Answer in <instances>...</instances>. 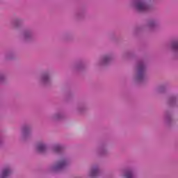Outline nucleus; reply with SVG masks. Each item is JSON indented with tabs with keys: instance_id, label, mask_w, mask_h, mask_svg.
I'll list each match as a JSON object with an SVG mask.
<instances>
[{
	"instance_id": "obj_8",
	"label": "nucleus",
	"mask_w": 178,
	"mask_h": 178,
	"mask_svg": "<svg viewBox=\"0 0 178 178\" xmlns=\"http://www.w3.org/2000/svg\"><path fill=\"white\" fill-rule=\"evenodd\" d=\"M172 49H178V42H174L172 44Z\"/></svg>"
},
{
	"instance_id": "obj_11",
	"label": "nucleus",
	"mask_w": 178,
	"mask_h": 178,
	"mask_svg": "<svg viewBox=\"0 0 178 178\" xmlns=\"http://www.w3.org/2000/svg\"><path fill=\"white\" fill-rule=\"evenodd\" d=\"M108 59H109L108 57H104V62H108Z\"/></svg>"
},
{
	"instance_id": "obj_9",
	"label": "nucleus",
	"mask_w": 178,
	"mask_h": 178,
	"mask_svg": "<svg viewBox=\"0 0 178 178\" xmlns=\"http://www.w3.org/2000/svg\"><path fill=\"white\" fill-rule=\"evenodd\" d=\"M42 80H43V81H44V83H47V81H48V80H49V76H48V75L45 74L43 76Z\"/></svg>"
},
{
	"instance_id": "obj_3",
	"label": "nucleus",
	"mask_w": 178,
	"mask_h": 178,
	"mask_svg": "<svg viewBox=\"0 0 178 178\" xmlns=\"http://www.w3.org/2000/svg\"><path fill=\"white\" fill-rule=\"evenodd\" d=\"M10 173H11L10 169L6 168V169L3 170L1 178L8 177V176H9V175H10Z\"/></svg>"
},
{
	"instance_id": "obj_4",
	"label": "nucleus",
	"mask_w": 178,
	"mask_h": 178,
	"mask_svg": "<svg viewBox=\"0 0 178 178\" xmlns=\"http://www.w3.org/2000/svg\"><path fill=\"white\" fill-rule=\"evenodd\" d=\"M45 148H46L45 146L42 143H39L37 145V149L38 152H44V151H45Z\"/></svg>"
},
{
	"instance_id": "obj_7",
	"label": "nucleus",
	"mask_w": 178,
	"mask_h": 178,
	"mask_svg": "<svg viewBox=\"0 0 178 178\" xmlns=\"http://www.w3.org/2000/svg\"><path fill=\"white\" fill-rule=\"evenodd\" d=\"M124 178H133V174L131 173V172H127L126 175H124Z\"/></svg>"
},
{
	"instance_id": "obj_5",
	"label": "nucleus",
	"mask_w": 178,
	"mask_h": 178,
	"mask_svg": "<svg viewBox=\"0 0 178 178\" xmlns=\"http://www.w3.org/2000/svg\"><path fill=\"white\" fill-rule=\"evenodd\" d=\"M97 175H98V168H92L91 172H90L91 177H95V176H97Z\"/></svg>"
},
{
	"instance_id": "obj_13",
	"label": "nucleus",
	"mask_w": 178,
	"mask_h": 178,
	"mask_svg": "<svg viewBox=\"0 0 178 178\" xmlns=\"http://www.w3.org/2000/svg\"><path fill=\"white\" fill-rule=\"evenodd\" d=\"M150 26H152V24H150Z\"/></svg>"
},
{
	"instance_id": "obj_10",
	"label": "nucleus",
	"mask_w": 178,
	"mask_h": 178,
	"mask_svg": "<svg viewBox=\"0 0 178 178\" xmlns=\"http://www.w3.org/2000/svg\"><path fill=\"white\" fill-rule=\"evenodd\" d=\"M144 71V67L141 66L139 67V74H141Z\"/></svg>"
},
{
	"instance_id": "obj_1",
	"label": "nucleus",
	"mask_w": 178,
	"mask_h": 178,
	"mask_svg": "<svg viewBox=\"0 0 178 178\" xmlns=\"http://www.w3.org/2000/svg\"><path fill=\"white\" fill-rule=\"evenodd\" d=\"M136 6V9L139 10V12H145L149 9V6L143 1H138Z\"/></svg>"
},
{
	"instance_id": "obj_6",
	"label": "nucleus",
	"mask_w": 178,
	"mask_h": 178,
	"mask_svg": "<svg viewBox=\"0 0 178 178\" xmlns=\"http://www.w3.org/2000/svg\"><path fill=\"white\" fill-rule=\"evenodd\" d=\"M61 149H62V147H60V145H56L54 147V152H59V151H60Z\"/></svg>"
},
{
	"instance_id": "obj_2",
	"label": "nucleus",
	"mask_w": 178,
	"mask_h": 178,
	"mask_svg": "<svg viewBox=\"0 0 178 178\" xmlns=\"http://www.w3.org/2000/svg\"><path fill=\"white\" fill-rule=\"evenodd\" d=\"M66 160H60L58 161L54 167V170H59V169H62L66 166Z\"/></svg>"
},
{
	"instance_id": "obj_12",
	"label": "nucleus",
	"mask_w": 178,
	"mask_h": 178,
	"mask_svg": "<svg viewBox=\"0 0 178 178\" xmlns=\"http://www.w3.org/2000/svg\"><path fill=\"white\" fill-rule=\"evenodd\" d=\"M26 131H27V129H24V133H26Z\"/></svg>"
}]
</instances>
